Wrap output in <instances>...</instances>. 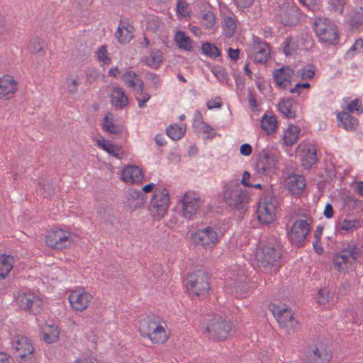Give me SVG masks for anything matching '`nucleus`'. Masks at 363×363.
Segmentation results:
<instances>
[{
  "label": "nucleus",
  "instance_id": "obj_1",
  "mask_svg": "<svg viewBox=\"0 0 363 363\" xmlns=\"http://www.w3.org/2000/svg\"><path fill=\"white\" fill-rule=\"evenodd\" d=\"M201 327L209 340L217 342L226 340L233 328L230 320L214 313L203 316L201 320Z\"/></svg>",
  "mask_w": 363,
  "mask_h": 363
},
{
  "label": "nucleus",
  "instance_id": "obj_2",
  "mask_svg": "<svg viewBox=\"0 0 363 363\" xmlns=\"http://www.w3.org/2000/svg\"><path fill=\"white\" fill-rule=\"evenodd\" d=\"M281 257L278 246L264 245L258 247L255 253V262L262 270L277 273L279 269V261Z\"/></svg>",
  "mask_w": 363,
  "mask_h": 363
},
{
  "label": "nucleus",
  "instance_id": "obj_3",
  "mask_svg": "<svg viewBox=\"0 0 363 363\" xmlns=\"http://www.w3.org/2000/svg\"><path fill=\"white\" fill-rule=\"evenodd\" d=\"M239 187L240 183L238 180L228 182L223 191V201L229 206L246 211L250 196L247 191Z\"/></svg>",
  "mask_w": 363,
  "mask_h": 363
},
{
  "label": "nucleus",
  "instance_id": "obj_4",
  "mask_svg": "<svg viewBox=\"0 0 363 363\" xmlns=\"http://www.w3.org/2000/svg\"><path fill=\"white\" fill-rule=\"evenodd\" d=\"M210 276L203 269H197L188 276L187 289L196 296H206L210 290Z\"/></svg>",
  "mask_w": 363,
  "mask_h": 363
},
{
  "label": "nucleus",
  "instance_id": "obj_5",
  "mask_svg": "<svg viewBox=\"0 0 363 363\" xmlns=\"http://www.w3.org/2000/svg\"><path fill=\"white\" fill-rule=\"evenodd\" d=\"M314 30L321 42L336 45L339 42L337 26L327 18H318L314 22Z\"/></svg>",
  "mask_w": 363,
  "mask_h": 363
},
{
  "label": "nucleus",
  "instance_id": "obj_6",
  "mask_svg": "<svg viewBox=\"0 0 363 363\" xmlns=\"http://www.w3.org/2000/svg\"><path fill=\"white\" fill-rule=\"evenodd\" d=\"M15 301L19 308L30 314L40 313L43 306V300L33 292H18L15 296Z\"/></svg>",
  "mask_w": 363,
  "mask_h": 363
},
{
  "label": "nucleus",
  "instance_id": "obj_7",
  "mask_svg": "<svg viewBox=\"0 0 363 363\" xmlns=\"http://www.w3.org/2000/svg\"><path fill=\"white\" fill-rule=\"evenodd\" d=\"M278 205L277 199L266 196L261 199L257 207V218L263 224H269L275 220V212Z\"/></svg>",
  "mask_w": 363,
  "mask_h": 363
},
{
  "label": "nucleus",
  "instance_id": "obj_8",
  "mask_svg": "<svg viewBox=\"0 0 363 363\" xmlns=\"http://www.w3.org/2000/svg\"><path fill=\"white\" fill-rule=\"evenodd\" d=\"M218 240L217 230L216 228L211 226L199 229L191 235V241L194 245L204 248L211 247L217 243Z\"/></svg>",
  "mask_w": 363,
  "mask_h": 363
},
{
  "label": "nucleus",
  "instance_id": "obj_9",
  "mask_svg": "<svg viewBox=\"0 0 363 363\" xmlns=\"http://www.w3.org/2000/svg\"><path fill=\"white\" fill-rule=\"evenodd\" d=\"M276 18L284 26H294L299 22L300 13L296 6L290 3H284L279 6Z\"/></svg>",
  "mask_w": 363,
  "mask_h": 363
},
{
  "label": "nucleus",
  "instance_id": "obj_10",
  "mask_svg": "<svg viewBox=\"0 0 363 363\" xmlns=\"http://www.w3.org/2000/svg\"><path fill=\"white\" fill-rule=\"evenodd\" d=\"M14 355L21 360L28 361L33 357L34 347L28 337L17 335L11 342Z\"/></svg>",
  "mask_w": 363,
  "mask_h": 363
},
{
  "label": "nucleus",
  "instance_id": "obj_11",
  "mask_svg": "<svg viewBox=\"0 0 363 363\" xmlns=\"http://www.w3.org/2000/svg\"><path fill=\"white\" fill-rule=\"evenodd\" d=\"M310 230V225L306 220H296L290 230L287 232V236L291 242L297 246L302 245Z\"/></svg>",
  "mask_w": 363,
  "mask_h": 363
},
{
  "label": "nucleus",
  "instance_id": "obj_12",
  "mask_svg": "<svg viewBox=\"0 0 363 363\" xmlns=\"http://www.w3.org/2000/svg\"><path fill=\"white\" fill-rule=\"evenodd\" d=\"M269 308L281 326L284 328H294V323L296 324L298 323V322L294 320V315L290 308L284 306L273 303L269 304Z\"/></svg>",
  "mask_w": 363,
  "mask_h": 363
},
{
  "label": "nucleus",
  "instance_id": "obj_13",
  "mask_svg": "<svg viewBox=\"0 0 363 363\" xmlns=\"http://www.w3.org/2000/svg\"><path fill=\"white\" fill-rule=\"evenodd\" d=\"M277 156L267 150H262L258 155L255 168L258 173L266 174L275 168Z\"/></svg>",
  "mask_w": 363,
  "mask_h": 363
},
{
  "label": "nucleus",
  "instance_id": "obj_14",
  "mask_svg": "<svg viewBox=\"0 0 363 363\" xmlns=\"http://www.w3.org/2000/svg\"><path fill=\"white\" fill-rule=\"evenodd\" d=\"M45 242L50 247L62 250L69 244V235L62 229L52 230L46 235Z\"/></svg>",
  "mask_w": 363,
  "mask_h": 363
},
{
  "label": "nucleus",
  "instance_id": "obj_15",
  "mask_svg": "<svg viewBox=\"0 0 363 363\" xmlns=\"http://www.w3.org/2000/svg\"><path fill=\"white\" fill-rule=\"evenodd\" d=\"M135 30L130 19L124 18L121 20L115 35L119 43L126 45L134 38Z\"/></svg>",
  "mask_w": 363,
  "mask_h": 363
},
{
  "label": "nucleus",
  "instance_id": "obj_16",
  "mask_svg": "<svg viewBox=\"0 0 363 363\" xmlns=\"http://www.w3.org/2000/svg\"><path fill=\"white\" fill-rule=\"evenodd\" d=\"M138 330L143 337L149 338L153 343L157 342L159 323L152 320L150 317L147 316L140 322Z\"/></svg>",
  "mask_w": 363,
  "mask_h": 363
},
{
  "label": "nucleus",
  "instance_id": "obj_17",
  "mask_svg": "<svg viewBox=\"0 0 363 363\" xmlns=\"http://www.w3.org/2000/svg\"><path fill=\"white\" fill-rule=\"evenodd\" d=\"M91 298L92 296L85 291H74L69 296V301L72 308L80 312L88 307Z\"/></svg>",
  "mask_w": 363,
  "mask_h": 363
},
{
  "label": "nucleus",
  "instance_id": "obj_18",
  "mask_svg": "<svg viewBox=\"0 0 363 363\" xmlns=\"http://www.w3.org/2000/svg\"><path fill=\"white\" fill-rule=\"evenodd\" d=\"M17 89V82L12 76L5 74L0 77V98L11 99Z\"/></svg>",
  "mask_w": 363,
  "mask_h": 363
},
{
  "label": "nucleus",
  "instance_id": "obj_19",
  "mask_svg": "<svg viewBox=\"0 0 363 363\" xmlns=\"http://www.w3.org/2000/svg\"><path fill=\"white\" fill-rule=\"evenodd\" d=\"M199 197H195L189 193H186L182 200V211L183 216L187 218L191 219L196 213L199 205Z\"/></svg>",
  "mask_w": 363,
  "mask_h": 363
},
{
  "label": "nucleus",
  "instance_id": "obj_20",
  "mask_svg": "<svg viewBox=\"0 0 363 363\" xmlns=\"http://www.w3.org/2000/svg\"><path fill=\"white\" fill-rule=\"evenodd\" d=\"M337 121L338 127L347 131L355 130L359 125V120L345 110L337 114Z\"/></svg>",
  "mask_w": 363,
  "mask_h": 363
},
{
  "label": "nucleus",
  "instance_id": "obj_21",
  "mask_svg": "<svg viewBox=\"0 0 363 363\" xmlns=\"http://www.w3.org/2000/svg\"><path fill=\"white\" fill-rule=\"evenodd\" d=\"M121 79L127 86L133 89L136 93L142 94L144 82L140 75L132 70H128L122 75Z\"/></svg>",
  "mask_w": 363,
  "mask_h": 363
},
{
  "label": "nucleus",
  "instance_id": "obj_22",
  "mask_svg": "<svg viewBox=\"0 0 363 363\" xmlns=\"http://www.w3.org/2000/svg\"><path fill=\"white\" fill-rule=\"evenodd\" d=\"M305 186V178L300 174L291 175L285 182V187L293 195H300Z\"/></svg>",
  "mask_w": 363,
  "mask_h": 363
},
{
  "label": "nucleus",
  "instance_id": "obj_23",
  "mask_svg": "<svg viewBox=\"0 0 363 363\" xmlns=\"http://www.w3.org/2000/svg\"><path fill=\"white\" fill-rule=\"evenodd\" d=\"M122 179L127 183H138L143 179L142 169L136 165H129L124 168L121 175Z\"/></svg>",
  "mask_w": 363,
  "mask_h": 363
},
{
  "label": "nucleus",
  "instance_id": "obj_24",
  "mask_svg": "<svg viewBox=\"0 0 363 363\" xmlns=\"http://www.w3.org/2000/svg\"><path fill=\"white\" fill-rule=\"evenodd\" d=\"M110 97L111 105L116 108L123 109L128 104V98L121 87H113Z\"/></svg>",
  "mask_w": 363,
  "mask_h": 363
},
{
  "label": "nucleus",
  "instance_id": "obj_25",
  "mask_svg": "<svg viewBox=\"0 0 363 363\" xmlns=\"http://www.w3.org/2000/svg\"><path fill=\"white\" fill-rule=\"evenodd\" d=\"M331 357V353L323 349V345L320 347H315L308 351L311 363H328Z\"/></svg>",
  "mask_w": 363,
  "mask_h": 363
},
{
  "label": "nucleus",
  "instance_id": "obj_26",
  "mask_svg": "<svg viewBox=\"0 0 363 363\" xmlns=\"http://www.w3.org/2000/svg\"><path fill=\"white\" fill-rule=\"evenodd\" d=\"M256 51L253 55L255 62L264 63L267 61L269 56V46L265 42H258L257 48H255Z\"/></svg>",
  "mask_w": 363,
  "mask_h": 363
},
{
  "label": "nucleus",
  "instance_id": "obj_27",
  "mask_svg": "<svg viewBox=\"0 0 363 363\" xmlns=\"http://www.w3.org/2000/svg\"><path fill=\"white\" fill-rule=\"evenodd\" d=\"M13 257L11 255L0 256V280L5 279L13 268Z\"/></svg>",
  "mask_w": 363,
  "mask_h": 363
},
{
  "label": "nucleus",
  "instance_id": "obj_28",
  "mask_svg": "<svg viewBox=\"0 0 363 363\" xmlns=\"http://www.w3.org/2000/svg\"><path fill=\"white\" fill-rule=\"evenodd\" d=\"M300 131L301 129L296 125H291L289 126L283 137L286 146L291 147L296 143Z\"/></svg>",
  "mask_w": 363,
  "mask_h": 363
},
{
  "label": "nucleus",
  "instance_id": "obj_29",
  "mask_svg": "<svg viewBox=\"0 0 363 363\" xmlns=\"http://www.w3.org/2000/svg\"><path fill=\"white\" fill-rule=\"evenodd\" d=\"M363 221L359 219H344L342 222L336 225L337 230L352 233L354 230L362 228Z\"/></svg>",
  "mask_w": 363,
  "mask_h": 363
},
{
  "label": "nucleus",
  "instance_id": "obj_30",
  "mask_svg": "<svg viewBox=\"0 0 363 363\" xmlns=\"http://www.w3.org/2000/svg\"><path fill=\"white\" fill-rule=\"evenodd\" d=\"M294 70L289 67H282L275 70L274 79L277 86H282L284 81L292 78Z\"/></svg>",
  "mask_w": 363,
  "mask_h": 363
},
{
  "label": "nucleus",
  "instance_id": "obj_31",
  "mask_svg": "<svg viewBox=\"0 0 363 363\" xmlns=\"http://www.w3.org/2000/svg\"><path fill=\"white\" fill-rule=\"evenodd\" d=\"M294 101L292 99H283L278 105V110L286 118H294L296 112L292 110Z\"/></svg>",
  "mask_w": 363,
  "mask_h": 363
},
{
  "label": "nucleus",
  "instance_id": "obj_32",
  "mask_svg": "<svg viewBox=\"0 0 363 363\" xmlns=\"http://www.w3.org/2000/svg\"><path fill=\"white\" fill-rule=\"evenodd\" d=\"M174 40L179 48L187 51L192 50V40L184 31H177L174 35Z\"/></svg>",
  "mask_w": 363,
  "mask_h": 363
},
{
  "label": "nucleus",
  "instance_id": "obj_33",
  "mask_svg": "<svg viewBox=\"0 0 363 363\" xmlns=\"http://www.w3.org/2000/svg\"><path fill=\"white\" fill-rule=\"evenodd\" d=\"M261 128L267 133L271 134L276 132L277 128V121L275 116L264 114L261 121Z\"/></svg>",
  "mask_w": 363,
  "mask_h": 363
},
{
  "label": "nucleus",
  "instance_id": "obj_34",
  "mask_svg": "<svg viewBox=\"0 0 363 363\" xmlns=\"http://www.w3.org/2000/svg\"><path fill=\"white\" fill-rule=\"evenodd\" d=\"M186 132V125H178L177 124L170 125L166 129L167 135L173 140L180 139Z\"/></svg>",
  "mask_w": 363,
  "mask_h": 363
},
{
  "label": "nucleus",
  "instance_id": "obj_35",
  "mask_svg": "<svg viewBox=\"0 0 363 363\" xmlns=\"http://www.w3.org/2000/svg\"><path fill=\"white\" fill-rule=\"evenodd\" d=\"M342 252L346 253L353 262L358 261V259L362 255L361 248L354 244H347V245L342 250Z\"/></svg>",
  "mask_w": 363,
  "mask_h": 363
},
{
  "label": "nucleus",
  "instance_id": "obj_36",
  "mask_svg": "<svg viewBox=\"0 0 363 363\" xmlns=\"http://www.w3.org/2000/svg\"><path fill=\"white\" fill-rule=\"evenodd\" d=\"M202 53L211 58H216L221 55L220 50L216 46L215 44L206 42L201 45Z\"/></svg>",
  "mask_w": 363,
  "mask_h": 363
},
{
  "label": "nucleus",
  "instance_id": "obj_37",
  "mask_svg": "<svg viewBox=\"0 0 363 363\" xmlns=\"http://www.w3.org/2000/svg\"><path fill=\"white\" fill-rule=\"evenodd\" d=\"M97 144L100 147H101L104 150L106 151L108 154L117 158H120L118 155L121 149L111 143L108 140H99L97 141Z\"/></svg>",
  "mask_w": 363,
  "mask_h": 363
},
{
  "label": "nucleus",
  "instance_id": "obj_38",
  "mask_svg": "<svg viewBox=\"0 0 363 363\" xmlns=\"http://www.w3.org/2000/svg\"><path fill=\"white\" fill-rule=\"evenodd\" d=\"M60 331L57 327L51 325L49 327V332L42 333V337L43 340L47 343L55 342L59 337Z\"/></svg>",
  "mask_w": 363,
  "mask_h": 363
},
{
  "label": "nucleus",
  "instance_id": "obj_39",
  "mask_svg": "<svg viewBox=\"0 0 363 363\" xmlns=\"http://www.w3.org/2000/svg\"><path fill=\"white\" fill-rule=\"evenodd\" d=\"M352 264L353 262L349 258L346 253L342 252V250L338 252L334 257L333 264L334 267L338 270L341 271L342 264Z\"/></svg>",
  "mask_w": 363,
  "mask_h": 363
},
{
  "label": "nucleus",
  "instance_id": "obj_40",
  "mask_svg": "<svg viewBox=\"0 0 363 363\" xmlns=\"http://www.w3.org/2000/svg\"><path fill=\"white\" fill-rule=\"evenodd\" d=\"M317 161L316 150L313 148L312 151L308 150L302 159L303 166L306 169H310Z\"/></svg>",
  "mask_w": 363,
  "mask_h": 363
},
{
  "label": "nucleus",
  "instance_id": "obj_41",
  "mask_svg": "<svg viewBox=\"0 0 363 363\" xmlns=\"http://www.w3.org/2000/svg\"><path fill=\"white\" fill-rule=\"evenodd\" d=\"M169 203V192L166 189L160 190V218L167 212Z\"/></svg>",
  "mask_w": 363,
  "mask_h": 363
},
{
  "label": "nucleus",
  "instance_id": "obj_42",
  "mask_svg": "<svg viewBox=\"0 0 363 363\" xmlns=\"http://www.w3.org/2000/svg\"><path fill=\"white\" fill-rule=\"evenodd\" d=\"M349 24L354 28H358L363 25V13L352 11L350 15Z\"/></svg>",
  "mask_w": 363,
  "mask_h": 363
},
{
  "label": "nucleus",
  "instance_id": "obj_43",
  "mask_svg": "<svg viewBox=\"0 0 363 363\" xmlns=\"http://www.w3.org/2000/svg\"><path fill=\"white\" fill-rule=\"evenodd\" d=\"M43 47L44 41L41 38L35 37L29 42L28 50L32 53H38L43 51Z\"/></svg>",
  "mask_w": 363,
  "mask_h": 363
},
{
  "label": "nucleus",
  "instance_id": "obj_44",
  "mask_svg": "<svg viewBox=\"0 0 363 363\" xmlns=\"http://www.w3.org/2000/svg\"><path fill=\"white\" fill-rule=\"evenodd\" d=\"M38 185L44 191V197L50 196L55 193V189L52 183L48 179H40Z\"/></svg>",
  "mask_w": 363,
  "mask_h": 363
},
{
  "label": "nucleus",
  "instance_id": "obj_45",
  "mask_svg": "<svg viewBox=\"0 0 363 363\" xmlns=\"http://www.w3.org/2000/svg\"><path fill=\"white\" fill-rule=\"evenodd\" d=\"M215 23V16L212 12L206 11L202 14L201 25L206 29L212 28Z\"/></svg>",
  "mask_w": 363,
  "mask_h": 363
},
{
  "label": "nucleus",
  "instance_id": "obj_46",
  "mask_svg": "<svg viewBox=\"0 0 363 363\" xmlns=\"http://www.w3.org/2000/svg\"><path fill=\"white\" fill-rule=\"evenodd\" d=\"M298 48L297 43L291 38H286L284 43L283 51L286 56L292 55Z\"/></svg>",
  "mask_w": 363,
  "mask_h": 363
},
{
  "label": "nucleus",
  "instance_id": "obj_47",
  "mask_svg": "<svg viewBox=\"0 0 363 363\" xmlns=\"http://www.w3.org/2000/svg\"><path fill=\"white\" fill-rule=\"evenodd\" d=\"M348 111L350 113L357 111L358 114H361L363 113V107L362 104V101L359 99H355L352 100L344 109Z\"/></svg>",
  "mask_w": 363,
  "mask_h": 363
},
{
  "label": "nucleus",
  "instance_id": "obj_48",
  "mask_svg": "<svg viewBox=\"0 0 363 363\" xmlns=\"http://www.w3.org/2000/svg\"><path fill=\"white\" fill-rule=\"evenodd\" d=\"M67 85V92L69 94H75L78 92V86L79 85V81L78 79H73L71 77H67L65 79Z\"/></svg>",
  "mask_w": 363,
  "mask_h": 363
},
{
  "label": "nucleus",
  "instance_id": "obj_49",
  "mask_svg": "<svg viewBox=\"0 0 363 363\" xmlns=\"http://www.w3.org/2000/svg\"><path fill=\"white\" fill-rule=\"evenodd\" d=\"M102 128L104 130L111 134H120L123 130V126L118 123L110 122V124H103Z\"/></svg>",
  "mask_w": 363,
  "mask_h": 363
},
{
  "label": "nucleus",
  "instance_id": "obj_50",
  "mask_svg": "<svg viewBox=\"0 0 363 363\" xmlns=\"http://www.w3.org/2000/svg\"><path fill=\"white\" fill-rule=\"evenodd\" d=\"M212 72L220 82H224L228 81V75L225 68L220 66L214 67L212 69Z\"/></svg>",
  "mask_w": 363,
  "mask_h": 363
},
{
  "label": "nucleus",
  "instance_id": "obj_51",
  "mask_svg": "<svg viewBox=\"0 0 363 363\" xmlns=\"http://www.w3.org/2000/svg\"><path fill=\"white\" fill-rule=\"evenodd\" d=\"M155 193L150 203L149 211L153 217L159 216V199Z\"/></svg>",
  "mask_w": 363,
  "mask_h": 363
},
{
  "label": "nucleus",
  "instance_id": "obj_52",
  "mask_svg": "<svg viewBox=\"0 0 363 363\" xmlns=\"http://www.w3.org/2000/svg\"><path fill=\"white\" fill-rule=\"evenodd\" d=\"M224 28L228 30V35L232 36L236 28V23L235 19L230 16L225 18Z\"/></svg>",
  "mask_w": 363,
  "mask_h": 363
},
{
  "label": "nucleus",
  "instance_id": "obj_53",
  "mask_svg": "<svg viewBox=\"0 0 363 363\" xmlns=\"http://www.w3.org/2000/svg\"><path fill=\"white\" fill-rule=\"evenodd\" d=\"M144 199H139V200L133 199H127L126 206L132 211L140 208L144 206Z\"/></svg>",
  "mask_w": 363,
  "mask_h": 363
},
{
  "label": "nucleus",
  "instance_id": "obj_54",
  "mask_svg": "<svg viewBox=\"0 0 363 363\" xmlns=\"http://www.w3.org/2000/svg\"><path fill=\"white\" fill-rule=\"evenodd\" d=\"M157 53L158 51L152 52L150 56L147 57L146 63L148 66L156 69L159 67V56Z\"/></svg>",
  "mask_w": 363,
  "mask_h": 363
},
{
  "label": "nucleus",
  "instance_id": "obj_55",
  "mask_svg": "<svg viewBox=\"0 0 363 363\" xmlns=\"http://www.w3.org/2000/svg\"><path fill=\"white\" fill-rule=\"evenodd\" d=\"M98 57L99 60L103 61L104 64H109L111 62V58H109L107 55V50L106 47L102 45L99 48L98 50Z\"/></svg>",
  "mask_w": 363,
  "mask_h": 363
},
{
  "label": "nucleus",
  "instance_id": "obj_56",
  "mask_svg": "<svg viewBox=\"0 0 363 363\" xmlns=\"http://www.w3.org/2000/svg\"><path fill=\"white\" fill-rule=\"evenodd\" d=\"M164 325L160 324V342L162 343L166 342L171 334V331L167 327V324L165 322H164Z\"/></svg>",
  "mask_w": 363,
  "mask_h": 363
},
{
  "label": "nucleus",
  "instance_id": "obj_57",
  "mask_svg": "<svg viewBox=\"0 0 363 363\" xmlns=\"http://www.w3.org/2000/svg\"><path fill=\"white\" fill-rule=\"evenodd\" d=\"M138 95L135 96V99L138 102V106L140 108L145 106V103L150 99V96L147 93H143L142 91V94L137 93Z\"/></svg>",
  "mask_w": 363,
  "mask_h": 363
},
{
  "label": "nucleus",
  "instance_id": "obj_58",
  "mask_svg": "<svg viewBox=\"0 0 363 363\" xmlns=\"http://www.w3.org/2000/svg\"><path fill=\"white\" fill-rule=\"evenodd\" d=\"M330 297V293L329 291L324 289H320L318 291V302L320 304H325L329 299Z\"/></svg>",
  "mask_w": 363,
  "mask_h": 363
},
{
  "label": "nucleus",
  "instance_id": "obj_59",
  "mask_svg": "<svg viewBox=\"0 0 363 363\" xmlns=\"http://www.w3.org/2000/svg\"><path fill=\"white\" fill-rule=\"evenodd\" d=\"M188 4L183 1L178 0L177 4V12L183 16H186L189 13L187 11Z\"/></svg>",
  "mask_w": 363,
  "mask_h": 363
},
{
  "label": "nucleus",
  "instance_id": "obj_60",
  "mask_svg": "<svg viewBox=\"0 0 363 363\" xmlns=\"http://www.w3.org/2000/svg\"><path fill=\"white\" fill-rule=\"evenodd\" d=\"M200 123L201 125L200 128L201 129L203 133H209V135L207 136V138L208 139L213 138L216 135V133L213 132L211 133V130H213L212 128L208 124H206V123H204L203 121H201Z\"/></svg>",
  "mask_w": 363,
  "mask_h": 363
},
{
  "label": "nucleus",
  "instance_id": "obj_61",
  "mask_svg": "<svg viewBox=\"0 0 363 363\" xmlns=\"http://www.w3.org/2000/svg\"><path fill=\"white\" fill-rule=\"evenodd\" d=\"M310 87V84L308 82L306 83H297L294 88H291L289 91L292 94H301V89H307Z\"/></svg>",
  "mask_w": 363,
  "mask_h": 363
},
{
  "label": "nucleus",
  "instance_id": "obj_62",
  "mask_svg": "<svg viewBox=\"0 0 363 363\" xmlns=\"http://www.w3.org/2000/svg\"><path fill=\"white\" fill-rule=\"evenodd\" d=\"M237 7L245 9L250 6L255 0H233Z\"/></svg>",
  "mask_w": 363,
  "mask_h": 363
},
{
  "label": "nucleus",
  "instance_id": "obj_63",
  "mask_svg": "<svg viewBox=\"0 0 363 363\" xmlns=\"http://www.w3.org/2000/svg\"><path fill=\"white\" fill-rule=\"evenodd\" d=\"M159 29V23L155 19H150L147 22V32L155 33Z\"/></svg>",
  "mask_w": 363,
  "mask_h": 363
},
{
  "label": "nucleus",
  "instance_id": "obj_64",
  "mask_svg": "<svg viewBox=\"0 0 363 363\" xmlns=\"http://www.w3.org/2000/svg\"><path fill=\"white\" fill-rule=\"evenodd\" d=\"M222 106L220 97H216L213 100L208 101L207 102V108L208 109H213L215 108H220Z\"/></svg>",
  "mask_w": 363,
  "mask_h": 363
}]
</instances>
